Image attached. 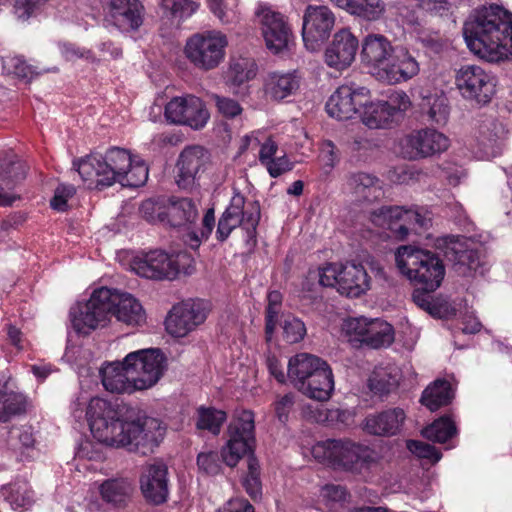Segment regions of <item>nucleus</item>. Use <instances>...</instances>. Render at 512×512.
Listing matches in <instances>:
<instances>
[{"label":"nucleus","mask_w":512,"mask_h":512,"mask_svg":"<svg viewBox=\"0 0 512 512\" xmlns=\"http://www.w3.org/2000/svg\"><path fill=\"white\" fill-rule=\"evenodd\" d=\"M357 50V38L348 29H341L325 51L326 63L330 67L344 69L354 61Z\"/></svg>","instance_id":"27"},{"label":"nucleus","mask_w":512,"mask_h":512,"mask_svg":"<svg viewBox=\"0 0 512 512\" xmlns=\"http://www.w3.org/2000/svg\"><path fill=\"white\" fill-rule=\"evenodd\" d=\"M257 73V65L253 59L238 58L230 63L228 77L236 85L253 79Z\"/></svg>","instance_id":"47"},{"label":"nucleus","mask_w":512,"mask_h":512,"mask_svg":"<svg viewBox=\"0 0 512 512\" xmlns=\"http://www.w3.org/2000/svg\"><path fill=\"white\" fill-rule=\"evenodd\" d=\"M140 490L144 499L153 505L167 502L169 497L168 467L160 460L143 467L139 479Z\"/></svg>","instance_id":"22"},{"label":"nucleus","mask_w":512,"mask_h":512,"mask_svg":"<svg viewBox=\"0 0 512 512\" xmlns=\"http://www.w3.org/2000/svg\"><path fill=\"white\" fill-rule=\"evenodd\" d=\"M75 194V188L72 185H59L54 192V196L50 201V205L57 211H65L67 200Z\"/></svg>","instance_id":"57"},{"label":"nucleus","mask_w":512,"mask_h":512,"mask_svg":"<svg viewBox=\"0 0 512 512\" xmlns=\"http://www.w3.org/2000/svg\"><path fill=\"white\" fill-rule=\"evenodd\" d=\"M340 267L336 264H328L319 273V283L324 287L338 288Z\"/></svg>","instance_id":"60"},{"label":"nucleus","mask_w":512,"mask_h":512,"mask_svg":"<svg viewBox=\"0 0 512 512\" xmlns=\"http://www.w3.org/2000/svg\"><path fill=\"white\" fill-rule=\"evenodd\" d=\"M298 390L320 402L329 400L334 391V376L328 363L316 370L305 382H301Z\"/></svg>","instance_id":"34"},{"label":"nucleus","mask_w":512,"mask_h":512,"mask_svg":"<svg viewBox=\"0 0 512 512\" xmlns=\"http://www.w3.org/2000/svg\"><path fill=\"white\" fill-rule=\"evenodd\" d=\"M453 398L451 385L446 380H436L422 393L421 403L430 411H436L440 407L448 405Z\"/></svg>","instance_id":"43"},{"label":"nucleus","mask_w":512,"mask_h":512,"mask_svg":"<svg viewBox=\"0 0 512 512\" xmlns=\"http://www.w3.org/2000/svg\"><path fill=\"white\" fill-rule=\"evenodd\" d=\"M455 85L463 98L478 104L490 102L495 93L494 78L478 65H462L456 71Z\"/></svg>","instance_id":"13"},{"label":"nucleus","mask_w":512,"mask_h":512,"mask_svg":"<svg viewBox=\"0 0 512 512\" xmlns=\"http://www.w3.org/2000/svg\"><path fill=\"white\" fill-rule=\"evenodd\" d=\"M407 449L419 458H425L433 463L441 459V453L432 445L418 440H408Z\"/></svg>","instance_id":"56"},{"label":"nucleus","mask_w":512,"mask_h":512,"mask_svg":"<svg viewBox=\"0 0 512 512\" xmlns=\"http://www.w3.org/2000/svg\"><path fill=\"white\" fill-rule=\"evenodd\" d=\"M126 175L120 184L129 187H139L148 179V168L145 163L133 162L131 159V167L127 170Z\"/></svg>","instance_id":"54"},{"label":"nucleus","mask_w":512,"mask_h":512,"mask_svg":"<svg viewBox=\"0 0 512 512\" xmlns=\"http://www.w3.org/2000/svg\"><path fill=\"white\" fill-rule=\"evenodd\" d=\"M113 291L112 316L130 326H140L146 321V313L141 303L129 293Z\"/></svg>","instance_id":"32"},{"label":"nucleus","mask_w":512,"mask_h":512,"mask_svg":"<svg viewBox=\"0 0 512 512\" xmlns=\"http://www.w3.org/2000/svg\"><path fill=\"white\" fill-rule=\"evenodd\" d=\"M1 493L14 510L29 509L34 503V492L25 480L2 486Z\"/></svg>","instance_id":"42"},{"label":"nucleus","mask_w":512,"mask_h":512,"mask_svg":"<svg viewBox=\"0 0 512 512\" xmlns=\"http://www.w3.org/2000/svg\"><path fill=\"white\" fill-rule=\"evenodd\" d=\"M362 105V122L370 129L386 127L399 111H405L410 106L408 96L404 92L396 93L389 101H378L368 103V95Z\"/></svg>","instance_id":"23"},{"label":"nucleus","mask_w":512,"mask_h":512,"mask_svg":"<svg viewBox=\"0 0 512 512\" xmlns=\"http://www.w3.org/2000/svg\"><path fill=\"white\" fill-rule=\"evenodd\" d=\"M161 6L174 17L185 18L192 15L199 7L194 0H162Z\"/></svg>","instance_id":"51"},{"label":"nucleus","mask_w":512,"mask_h":512,"mask_svg":"<svg viewBox=\"0 0 512 512\" xmlns=\"http://www.w3.org/2000/svg\"><path fill=\"white\" fill-rule=\"evenodd\" d=\"M405 418V412L401 408L370 414L365 419V430L372 435L394 436L400 432Z\"/></svg>","instance_id":"31"},{"label":"nucleus","mask_w":512,"mask_h":512,"mask_svg":"<svg viewBox=\"0 0 512 512\" xmlns=\"http://www.w3.org/2000/svg\"><path fill=\"white\" fill-rule=\"evenodd\" d=\"M367 94L366 88L355 89L348 85H342L328 99L326 111L331 117L338 120L351 119L365 104L364 100Z\"/></svg>","instance_id":"24"},{"label":"nucleus","mask_w":512,"mask_h":512,"mask_svg":"<svg viewBox=\"0 0 512 512\" xmlns=\"http://www.w3.org/2000/svg\"><path fill=\"white\" fill-rule=\"evenodd\" d=\"M509 130L505 124L497 119L488 117L478 126L477 142L481 157L492 159L499 156L506 146Z\"/></svg>","instance_id":"25"},{"label":"nucleus","mask_w":512,"mask_h":512,"mask_svg":"<svg viewBox=\"0 0 512 512\" xmlns=\"http://www.w3.org/2000/svg\"><path fill=\"white\" fill-rule=\"evenodd\" d=\"M456 434V427L448 417H441L422 430V435L433 442L445 443Z\"/></svg>","instance_id":"46"},{"label":"nucleus","mask_w":512,"mask_h":512,"mask_svg":"<svg viewBox=\"0 0 512 512\" xmlns=\"http://www.w3.org/2000/svg\"><path fill=\"white\" fill-rule=\"evenodd\" d=\"M300 88L296 72H269L263 79V91L267 98L282 101L294 95Z\"/></svg>","instance_id":"30"},{"label":"nucleus","mask_w":512,"mask_h":512,"mask_svg":"<svg viewBox=\"0 0 512 512\" xmlns=\"http://www.w3.org/2000/svg\"><path fill=\"white\" fill-rule=\"evenodd\" d=\"M166 216L172 227H181L194 223L198 217V211L194 202L189 198L171 199Z\"/></svg>","instance_id":"41"},{"label":"nucleus","mask_w":512,"mask_h":512,"mask_svg":"<svg viewBox=\"0 0 512 512\" xmlns=\"http://www.w3.org/2000/svg\"><path fill=\"white\" fill-rule=\"evenodd\" d=\"M234 4L235 0H208L210 10L222 23H231L237 19Z\"/></svg>","instance_id":"53"},{"label":"nucleus","mask_w":512,"mask_h":512,"mask_svg":"<svg viewBox=\"0 0 512 512\" xmlns=\"http://www.w3.org/2000/svg\"><path fill=\"white\" fill-rule=\"evenodd\" d=\"M102 499L114 506H125L130 500L134 486L128 478H112L105 480L99 487Z\"/></svg>","instance_id":"39"},{"label":"nucleus","mask_w":512,"mask_h":512,"mask_svg":"<svg viewBox=\"0 0 512 512\" xmlns=\"http://www.w3.org/2000/svg\"><path fill=\"white\" fill-rule=\"evenodd\" d=\"M348 493L345 487L336 484H327L321 489L323 499L331 502H343Z\"/></svg>","instance_id":"64"},{"label":"nucleus","mask_w":512,"mask_h":512,"mask_svg":"<svg viewBox=\"0 0 512 512\" xmlns=\"http://www.w3.org/2000/svg\"><path fill=\"white\" fill-rule=\"evenodd\" d=\"M255 15L267 48L274 53L286 49L292 38V33L285 17L270 7H260Z\"/></svg>","instance_id":"21"},{"label":"nucleus","mask_w":512,"mask_h":512,"mask_svg":"<svg viewBox=\"0 0 512 512\" xmlns=\"http://www.w3.org/2000/svg\"><path fill=\"white\" fill-rule=\"evenodd\" d=\"M445 256L458 267V271L463 275L471 271L476 272L481 263L479 252L469 247L465 239L460 238L452 240L447 244Z\"/></svg>","instance_id":"35"},{"label":"nucleus","mask_w":512,"mask_h":512,"mask_svg":"<svg viewBox=\"0 0 512 512\" xmlns=\"http://www.w3.org/2000/svg\"><path fill=\"white\" fill-rule=\"evenodd\" d=\"M395 262L402 275L425 290H437L444 279L445 267L442 260L431 251L403 245L395 252Z\"/></svg>","instance_id":"5"},{"label":"nucleus","mask_w":512,"mask_h":512,"mask_svg":"<svg viewBox=\"0 0 512 512\" xmlns=\"http://www.w3.org/2000/svg\"><path fill=\"white\" fill-rule=\"evenodd\" d=\"M313 453L316 457L322 453L333 468L352 473H362L379 462L373 449L348 439H328L315 446Z\"/></svg>","instance_id":"7"},{"label":"nucleus","mask_w":512,"mask_h":512,"mask_svg":"<svg viewBox=\"0 0 512 512\" xmlns=\"http://www.w3.org/2000/svg\"><path fill=\"white\" fill-rule=\"evenodd\" d=\"M210 99L215 103L218 112L226 118H234L242 112V107L234 99L218 94H211Z\"/></svg>","instance_id":"55"},{"label":"nucleus","mask_w":512,"mask_h":512,"mask_svg":"<svg viewBox=\"0 0 512 512\" xmlns=\"http://www.w3.org/2000/svg\"><path fill=\"white\" fill-rule=\"evenodd\" d=\"M370 219L375 226L387 229L392 237L403 241L411 233L420 234L432 225L430 213L406 210L400 206H382L371 212Z\"/></svg>","instance_id":"9"},{"label":"nucleus","mask_w":512,"mask_h":512,"mask_svg":"<svg viewBox=\"0 0 512 512\" xmlns=\"http://www.w3.org/2000/svg\"><path fill=\"white\" fill-rule=\"evenodd\" d=\"M25 397L20 393H0V422H8L12 417L25 412Z\"/></svg>","instance_id":"45"},{"label":"nucleus","mask_w":512,"mask_h":512,"mask_svg":"<svg viewBox=\"0 0 512 512\" xmlns=\"http://www.w3.org/2000/svg\"><path fill=\"white\" fill-rule=\"evenodd\" d=\"M165 117L171 123L198 130L207 124L210 114L199 97L186 95L174 97L166 104Z\"/></svg>","instance_id":"19"},{"label":"nucleus","mask_w":512,"mask_h":512,"mask_svg":"<svg viewBox=\"0 0 512 512\" xmlns=\"http://www.w3.org/2000/svg\"><path fill=\"white\" fill-rule=\"evenodd\" d=\"M3 73L18 79L30 81L39 73L20 56H6L2 61Z\"/></svg>","instance_id":"48"},{"label":"nucleus","mask_w":512,"mask_h":512,"mask_svg":"<svg viewBox=\"0 0 512 512\" xmlns=\"http://www.w3.org/2000/svg\"><path fill=\"white\" fill-rule=\"evenodd\" d=\"M422 116L436 125H445L448 122L450 107L448 98L443 93H429L422 95L419 104Z\"/></svg>","instance_id":"38"},{"label":"nucleus","mask_w":512,"mask_h":512,"mask_svg":"<svg viewBox=\"0 0 512 512\" xmlns=\"http://www.w3.org/2000/svg\"><path fill=\"white\" fill-rule=\"evenodd\" d=\"M46 1L47 0H15L16 14L19 18L27 20L38 11Z\"/></svg>","instance_id":"59"},{"label":"nucleus","mask_w":512,"mask_h":512,"mask_svg":"<svg viewBox=\"0 0 512 512\" xmlns=\"http://www.w3.org/2000/svg\"><path fill=\"white\" fill-rule=\"evenodd\" d=\"M336 17L332 10L324 5H308L303 16V41L307 50L320 49L334 28Z\"/></svg>","instance_id":"15"},{"label":"nucleus","mask_w":512,"mask_h":512,"mask_svg":"<svg viewBox=\"0 0 512 512\" xmlns=\"http://www.w3.org/2000/svg\"><path fill=\"white\" fill-rule=\"evenodd\" d=\"M210 163V154L202 146H188L180 153L176 163L175 181L180 189L190 191Z\"/></svg>","instance_id":"20"},{"label":"nucleus","mask_w":512,"mask_h":512,"mask_svg":"<svg viewBox=\"0 0 512 512\" xmlns=\"http://www.w3.org/2000/svg\"><path fill=\"white\" fill-rule=\"evenodd\" d=\"M400 147L404 158L418 160L446 151L449 139L435 129L425 128L404 136L400 141Z\"/></svg>","instance_id":"17"},{"label":"nucleus","mask_w":512,"mask_h":512,"mask_svg":"<svg viewBox=\"0 0 512 512\" xmlns=\"http://www.w3.org/2000/svg\"><path fill=\"white\" fill-rule=\"evenodd\" d=\"M463 35L470 51L487 62L512 59V13L499 5L477 9L464 23Z\"/></svg>","instance_id":"2"},{"label":"nucleus","mask_w":512,"mask_h":512,"mask_svg":"<svg viewBox=\"0 0 512 512\" xmlns=\"http://www.w3.org/2000/svg\"><path fill=\"white\" fill-rule=\"evenodd\" d=\"M349 14L360 17L366 21H376L385 12L383 0H330Z\"/></svg>","instance_id":"40"},{"label":"nucleus","mask_w":512,"mask_h":512,"mask_svg":"<svg viewBox=\"0 0 512 512\" xmlns=\"http://www.w3.org/2000/svg\"><path fill=\"white\" fill-rule=\"evenodd\" d=\"M344 329L351 341L360 342L373 349L390 346L395 336L392 325L378 318H349L344 323Z\"/></svg>","instance_id":"14"},{"label":"nucleus","mask_w":512,"mask_h":512,"mask_svg":"<svg viewBox=\"0 0 512 512\" xmlns=\"http://www.w3.org/2000/svg\"><path fill=\"white\" fill-rule=\"evenodd\" d=\"M326 361L321 358L307 354L299 353L291 357L288 362L287 376L295 388L299 389L301 382H305Z\"/></svg>","instance_id":"36"},{"label":"nucleus","mask_w":512,"mask_h":512,"mask_svg":"<svg viewBox=\"0 0 512 512\" xmlns=\"http://www.w3.org/2000/svg\"><path fill=\"white\" fill-rule=\"evenodd\" d=\"M228 41L219 31H204L191 35L184 46L186 58L199 70L209 71L220 65Z\"/></svg>","instance_id":"11"},{"label":"nucleus","mask_w":512,"mask_h":512,"mask_svg":"<svg viewBox=\"0 0 512 512\" xmlns=\"http://www.w3.org/2000/svg\"><path fill=\"white\" fill-rule=\"evenodd\" d=\"M418 41L433 53H440L445 46L444 39L437 32H421Z\"/></svg>","instance_id":"58"},{"label":"nucleus","mask_w":512,"mask_h":512,"mask_svg":"<svg viewBox=\"0 0 512 512\" xmlns=\"http://www.w3.org/2000/svg\"><path fill=\"white\" fill-rule=\"evenodd\" d=\"M347 184L358 201L371 203L383 196L379 180L370 174L353 173L348 177Z\"/></svg>","instance_id":"37"},{"label":"nucleus","mask_w":512,"mask_h":512,"mask_svg":"<svg viewBox=\"0 0 512 512\" xmlns=\"http://www.w3.org/2000/svg\"><path fill=\"white\" fill-rule=\"evenodd\" d=\"M226 418V413L222 410L200 407L196 425L198 429H205L217 435Z\"/></svg>","instance_id":"49"},{"label":"nucleus","mask_w":512,"mask_h":512,"mask_svg":"<svg viewBox=\"0 0 512 512\" xmlns=\"http://www.w3.org/2000/svg\"><path fill=\"white\" fill-rule=\"evenodd\" d=\"M399 384V375L396 368L376 367L368 381L371 391L375 394L386 395L395 390Z\"/></svg>","instance_id":"44"},{"label":"nucleus","mask_w":512,"mask_h":512,"mask_svg":"<svg viewBox=\"0 0 512 512\" xmlns=\"http://www.w3.org/2000/svg\"><path fill=\"white\" fill-rule=\"evenodd\" d=\"M283 336L288 343L301 341L306 334L305 324L294 316H287L283 320Z\"/></svg>","instance_id":"52"},{"label":"nucleus","mask_w":512,"mask_h":512,"mask_svg":"<svg viewBox=\"0 0 512 512\" xmlns=\"http://www.w3.org/2000/svg\"><path fill=\"white\" fill-rule=\"evenodd\" d=\"M27 174L26 164L16 157L0 159V205L10 206L15 197L8 193L22 182Z\"/></svg>","instance_id":"29"},{"label":"nucleus","mask_w":512,"mask_h":512,"mask_svg":"<svg viewBox=\"0 0 512 512\" xmlns=\"http://www.w3.org/2000/svg\"><path fill=\"white\" fill-rule=\"evenodd\" d=\"M108 13L122 32L137 31L144 21V7L139 0H109Z\"/></svg>","instance_id":"26"},{"label":"nucleus","mask_w":512,"mask_h":512,"mask_svg":"<svg viewBox=\"0 0 512 512\" xmlns=\"http://www.w3.org/2000/svg\"><path fill=\"white\" fill-rule=\"evenodd\" d=\"M417 288L413 291L412 299L414 303L424 311L428 312L430 315L434 317H440L442 314V306L433 300L431 293L433 291L425 290L421 286H416Z\"/></svg>","instance_id":"50"},{"label":"nucleus","mask_w":512,"mask_h":512,"mask_svg":"<svg viewBox=\"0 0 512 512\" xmlns=\"http://www.w3.org/2000/svg\"><path fill=\"white\" fill-rule=\"evenodd\" d=\"M130 266L137 275L153 280H174L179 274L191 275L195 270L190 254H168L162 250L138 255L132 259Z\"/></svg>","instance_id":"8"},{"label":"nucleus","mask_w":512,"mask_h":512,"mask_svg":"<svg viewBox=\"0 0 512 512\" xmlns=\"http://www.w3.org/2000/svg\"><path fill=\"white\" fill-rule=\"evenodd\" d=\"M370 287V278L361 264L346 263L340 267L338 291L349 297H359Z\"/></svg>","instance_id":"33"},{"label":"nucleus","mask_w":512,"mask_h":512,"mask_svg":"<svg viewBox=\"0 0 512 512\" xmlns=\"http://www.w3.org/2000/svg\"><path fill=\"white\" fill-rule=\"evenodd\" d=\"M361 57L370 74L387 84L406 81L419 72L418 62L408 50L393 47L383 35H368L363 42Z\"/></svg>","instance_id":"3"},{"label":"nucleus","mask_w":512,"mask_h":512,"mask_svg":"<svg viewBox=\"0 0 512 512\" xmlns=\"http://www.w3.org/2000/svg\"><path fill=\"white\" fill-rule=\"evenodd\" d=\"M112 289L101 287L91 294L84 303H78L70 310L74 330L88 335L91 331L105 327L112 318Z\"/></svg>","instance_id":"10"},{"label":"nucleus","mask_w":512,"mask_h":512,"mask_svg":"<svg viewBox=\"0 0 512 512\" xmlns=\"http://www.w3.org/2000/svg\"><path fill=\"white\" fill-rule=\"evenodd\" d=\"M104 388L111 393H132L138 389L133 375V368L126 362H112L100 370Z\"/></svg>","instance_id":"28"},{"label":"nucleus","mask_w":512,"mask_h":512,"mask_svg":"<svg viewBox=\"0 0 512 512\" xmlns=\"http://www.w3.org/2000/svg\"><path fill=\"white\" fill-rule=\"evenodd\" d=\"M228 440L221 450L200 452L197 456V466L205 475H217L222 468V462L229 467L237 465L247 453H252L255 444L254 414L250 410L237 413L227 429Z\"/></svg>","instance_id":"4"},{"label":"nucleus","mask_w":512,"mask_h":512,"mask_svg":"<svg viewBox=\"0 0 512 512\" xmlns=\"http://www.w3.org/2000/svg\"><path fill=\"white\" fill-rule=\"evenodd\" d=\"M209 311L207 301H184L172 308L165 321L166 330L175 337H184L205 322Z\"/></svg>","instance_id":"16"},{"label":"nucleus","mask_w":512,"mask_h":512,"mask_svg":"<svg viewBox=\"0 0 512 512\" xmlns=\"http://www.w3.org/2000/svg\"><path fill=\"white\" fill-rule=\"evenodd\" d=\"M271 177L276 178L293 169L292 162L286 156L277 157L265 165Z\"/></svg>","instance_id":"62"},{"label":"nucleus","mask_w":512,"mask_h":512,"mask_svg":"<svg viewBox=\"0 0 512 512\" xmlns=\"http://www.w3.org/2000/svg\"><path fill=\"white\" fill-rule=\"evenodd\" d=\"M294 394L288 393L275 402V414L278 420L285 423L295 403Z\"/></svg>","instance_id":"61"},{"label":"nucleus","mask_w":512,"mask_h":512,"mask_svg":"<svg viewBox=\"0 0 512 512\" xmlns=\"http://www.w3.org/2000/svg\"><path fill=\"white\" fill-rule=\"evenodd\" d=\"M86 417L92 435L100 443L113 447H128L146 455L163 440L166 427L153 417H135L126 406H114L102 398H92Z\"/></svg>","instance_id":"1"},{"label":"nucleus","mask_w":512,"mask_h":512,"mask_svg":"<svg viewBox=\"0 0 512 512\" xmlns=\"http://www.w3.org/2000/svg\"><path fill=\"white\" fill-rule=\"evenodd\" d=\"M321 159L324 163V166L328 167L329 169L334 168V166L338 163V150L332 141L326 140L323 142L321 148Z\"/></svg>","instance_id":"63"},{"label":"nucleus","mask_w":512,"mask_h":512,"mask_svg":"<svg viewBox=\"0 0 512 512\" xmlns=\"http://www.w3.org/2000/svg\"><path fill=\"white\" fill-rule=\"evenodd\" d=\"M126 362L133 368L139 390L154 386L166 368V359L159 349L131 352L126 356Z\"/></svg>","instance_id":"18"},{"label":"nucleus","mask_w":512,"mask_h":512,"mask_svg":"<svg viewBox=\"0 0 512 512\" xmlns=\"http://www.w3.org/2000/svg\"><path fill=\"white\" fill-rule=\"evenodd\" d=\"M259 220V205L256 202L246 205L245 198L239 193L235 194L218 221L217 240L225 241L231 232L239 226L246 230L248 238L251 239L255 236Z\"/></svg>","instance_id":"12"},{"label":"nucleus","mask_w":512,"mask_h":512,"mask_svg":"<svg viewBox=\"0 0 512 512\" xmlns=\"http://www.w3.org/2000/svg\"><path fill=\"white\" fill-rule=\"evenodd\" d=\"M83 181H89L96 186L109 187L125 178L127 170L131 167V154L119 147H112L105 155L90 154L74 162Z\"/></svg>","instance_id":"6"}]
</instances>
